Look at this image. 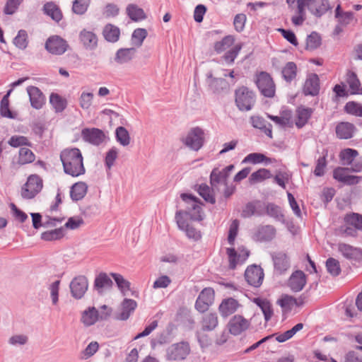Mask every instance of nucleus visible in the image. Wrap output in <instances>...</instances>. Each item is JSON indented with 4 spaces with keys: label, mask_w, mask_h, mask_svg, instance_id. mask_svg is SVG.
Instances as JSON below:
<instances>
[{
    "label": "nucleus",
    "mask_w": 362,
    "mask_h": 362,
    "mask_svg": "<svg viewBox=\"0 0 362 362\" xmlns=\"http://www.w3.org/2000/svg\"><path fill=\"white\" fill-rule=\"evenodd\" d=\"M180 197L185 204V209L176 211V223L178 228L184 231L188 238L197 241L202 238L201 232L189 223L187 217L189 216L192 221H202L204 218L202 209V203L197 197L190 194L182 193Z\"/></svg>",
    "instance_id": "nucleus-1"
},
{
    "label": "nucleus",
    "mask_w": 362,
    "mask_h": 362,
    "mask_svg": "<svg viewBox=\"0 0 362 362\" xmlns=\"http://www.w3.org/2000/svg\"><path fill=\"white\" fill-rule=\"evenodd\" d=\"M60 159L65 173L78 177L85 173L83 156L78 148H66L60 153Z\"/></svg>",
    "instance_id": "nucleus-2"
},
{
    "label": "nucleus",
    "mask_w": 362,
    "mask_h": 362,
    "mask_svg": "<svg viewBox=\"0 0 362 362\" xmlns=\"http://www.w3.org/2000/svg\"><path fill=\"white\" fill-rule=\"evenodd\" d=\"M235 104L240 111L250 110L256 101L255 93L245 86L238 88L235 92Z\"/></svg>",
    "instance_id": "nucleus-3"
},
{
    "label": "nucleus",
    "mask_w": 362,
    "mask_h": 362,
    "mask_svg": "<svg viewBox=\"0 0 362 362\" xmlns=\"http://www.w3.org/2000/svg\"><path fill=\"white\" fill-rule=\"evenodd\" d=\"M255 83L264 97L273 98L274 96L276 86L270 74L264 71L259 73L256 76Z\"/></svg>",
    "instance_id": "nucleus-4"
},
{
    "label": "nucleus",
    "mask_w": 362,
    "mask_h": 362,
    "mask_svg": "<svg viewBox=\"0 0 362 362\" xmlns=\"http://www.w3.org/2000/svg\"><path fill=\"white\" fill-rule=\"evenodd\" d=\"M183 144L193 151H199L204 143V132L199 127L192 129L182 139Z\"/></svg>",
    "instance_id": "nucleus-5"
},
{
    "label": "nucleus",
    "mask_w": 362,
    "mask_h": 362,
    "mask_svg": "<svg viewBox=\"0 0 362 362\" xmlns=\"http://www.w3.org/2000/svg\"><path fill=\"white\" fill-rule=\"evenodd\" d=\"M349 168L338 167L333 171V177L343 185H356L362 180V176L354 175Z\"/></svg>",
    "instance_id": "nucleus-6"
},
{
    "label": "nucleus",
    "mask_w": 362,
    "mask_h": 362,
    "mask_svg": "<svg viewBox=\"0 0 362 362\" xmlns=\"http://www.w3.org/2000/svg\"><path fill=\"white\" fill-rule=\"evenodd\" d=\"M233 169L234 165H229L221 170L218 168H214L211 171L210 175V184L213 190H218L219 185H227L228 178Z\"/></svg>",
    "instance_id": "nucleus-7"
},
{
    "label": "nucleus",
    "mask_w": 362,
    "mask_h": 362,
    "mask_svg": "<svg viewBox=\"0 0 362 362\" xmlns=\"http://www.w3.org/2000/svg\"><path fill=\"white\" fill-rule=\"evenodd\" d=\"M166 353L168 360L182 361L189 354L190 347L187 342L175 343L168 348Z\"/></svg>",
    "instance_id": "nucleus-8"
},
{
    "label": "nucleus",
    "mask_w": 362,
    "mask_h": 362,
    "mask_svg": "<svg viewBox=\"0 0 362 362\" xmlns=\"http://www.w3.org/2000/svg\"><path fill=\"white\" fill-rule=\"evenodd\" d=\"M42 180L37 175H30L24 184V198L35 197L42 188Z\"/></svg>",
    "instance_id": "nucleus-9"
},
{
    "label": "nucleus",
    "mask_w": 362,
    "mask_h": 362,
    "mask_svg": "<svg viewBox=\"0 0 362 362\" xmlns=\"http://www.w3.org/2000/svg\"><path fill=\"white\" fill-rule=\"evenodd\" d=\"M214 300V291L211 288H205L199 293L196 303L195 308L200 313H204L212 305Z\"/></svg>",
    "instance_id": "nucleus-10"
},
{
    "label": "nucleus",
    "mask_w": 362,
    "mask_h": 362,
    "mask_svg": "<svg viewBox=\"0 0 362 362\" xmlns=\"http://www.w3.org/2000/svg\"><path fill=\"white\" fill-rule=\"evenodd\" d=\"M250 327V320L245 318L241 315H235L230 318L228 323V327L230 333L235 336L242 334Z\"/></svg>",
    "instance_id": "nucleus-11"
},
{
    "label": "nucleus",
    "mask_w": 362,
    "mask_h": 362,
    "mask_svg": "<svg viewBox=\"0 0 362 362\" xmlns=\"http://www.w3.org/2000/svg\"><path fill=\"white\" fill-rule=\"evenodd\" d=\"M67 47V42L57 35L49 37L45 43L46 49L52 54H62L66 51Z\"/></svg>",
    "instance_id": "nucleus-12"
},
{
    "label": "nucleus",
    "mask_w": 362,
    "mask_h": 362,
    "mask_svg": "<svg viewBox=\"0 0 362 362\" xmlns=\"http://www.w3.org/2000/svg\"><path fill=\"white\" fill-rule=\"evenodd\" d=\"M83 139L89 144L98 146L105 139V133L98 128H85L81 131Z\"/></svg>",
    "instance_id": "nucleus-13"
},
{
    "label": "nucleus",
    "mask_w": 362,
    "mask_h": 362,
    "mask_svg": "<svg viewBox=\"0 0 362 362\" xmlns=\"http://www.w3.org/2000/svg\"><path fill=\"white\" fill-rule=\"evenodd\" d=\"M245 278L250 285L254 287H259L263 281V270L259 266L251 265L245 270Z\"/></svg>",
    "instance_id": "nucleus-14"
},
{
    "label": "nucleus",
    "mask_w": 362,
    "mask_h": 362,
    "mask_svg": "<svg viewBox=\"0 0 362 362\" xmlns=\"http://www.w3.org/2000/svg\"><path fill=\"white\" fill-rule=\"evenodd\" d=\"M78 39L83 48L86 50H95L98 45V37L97 35L89 30L83 29L78 34Z\"/></svg>",
    "instance_id": "nucleus-15"
},
{
    "label": "nucleus",
    "mask_w": 362,
    "mask_h": 362,
    "mask_svg": "<svg viewBox=\"0 0 362 362\" xmlns=\"http://www.w3.org/2000/svg\"><path fill=\"white\" fill-rule=\"evenodd\" d=\"M88 287V279L84 276H78L70 283L71 295L74 298L77 299H80L84 296Z\"/></svg>",
    "instance_id": "nucleus-16"
},
{
    "label": "nucleus",
    "mask_w": 362,
    "mask_h": 362,
    "mask_svg": "<svg viewBox=\"0 0 362 362\" xmlns=\"http://www.w3.org/2000/svg\"><path fill=\"white\" fill-rule=\"evenodd\" d=\"M276 233V228L273 226H259L255 230L252 238L257 242H269L275 238Z\"/></svg>",
    "instance_id": "nucleus-17"
},
{
    "label": "nucleus",
    "mask_w": 362,
    "mask_h": 362,
    "mask_svg": "<svg viewBox=\"0 0 362 362\" xmlns=\"http://www.w3.org/2000/svg\"><path fill=\"white\" fill-rule=\"evenodd\" d=\"M226 253L228 256L229 267L235 269L238 264H243L247 259L250 252L246 249L239 250L238 253L233 248H227Z\"/></svg>",
    "instance_id": "nucleus-18"
},
{
    "label": "nucleus",
    "mask_w": 362,
    "mask_h": 362,
    "mask_svg": "<svg viewBox=\"0 0 362 362\" xmlns=\"http://www.w3.org/2000/svg\"><path fill=\"white\" fill-rule=\"evenodd\" d=\"M320 91V79L316 74L308 75L305 81L303 92L305 95H317Z\"/></svg>",
    "instance_id": "nucleus-19"
},
{
    "label": "nucleus",
    "mask_w": 362,
    "mask_h": 362,
    "mask_svg": "<svg viewBox=\"0 0 362 362\" xmlns=\"http://www.w3.org/2000/svg\"><path fill=\"white\" fill-rule=\"evenodd\" d=\"M306 284V276L300 270L294 272L288 281V286L293 292L300 291Z\"/></svg>",
    "instance_id": "nucleus-20"
},
{
    "label": "nucleus",
    "mask_w": 362,
    "mask_h": 362,
    "mask_svg": "<svg viewBox=\"0 0 362 362\" xmlns=\"http://www.w3.org/2000/svg\"><path fill=\"white\" fill-rule=\"evenodd\" d=\"M137 307V303L132 299L124 298L120 305V311L115 315L117 320H127Z\"/></svg>",
    "instance_id": "nucleus-21"
},
{
    "label": "nucleus",
    "mask_w": 362,
    "mask_h": 362,
    "mask_svg": "<svg viewBox=\"0 0 362 362\" xmlns=\"http://www.w3.org/2000/svg\"><path fill=\"white\" fill-rule=\"evenodd\" d=\"M240 306L237 300L228 298L222 300L218 306V311L222 317H226L235 313Z\"/></svg>",
    "instance_id": "nucleus-22"
},
{
    "label": "nucleus",
    "mask_w": 362,
    "mask_h": 362,
    "mask_svg": "<svg viewBox=\"0 0 362 362\" xmlns=\"http://www.w3.org/2000/svg\"><path fill=\"white\" fill-rule=\"evenodd\" d=\"M27 92L30 98L31 106L35 109H40L45 104V96L41 90L35 86L27 88Z\"/></svg>",
    "instance_id": "nucleus-23"
},
{
    "label": "nucleus",
    "mask_w": 362,
    "mask_h": 362,
    "mask_svg": "<svg viewBox=\"0 0 362 362\" xmlns=\"http://www.w3.org/2000/svg\"><path fill=\"white\" fill-rule=\"evenodd\" d=\"M136 47L120 48L115 56L114 60L117 64H124L131 62L136 55Z\"/></svg>",
    "instance_id": "nucleus-24"
},
{
    "label": "nucleus",
    "mask_w": 362,
    "mask_h": 362,
    "mask_svg": "<svg viewBox=\"0 0 362 362\" xmlns=\"http://www.w3.org/2000/svg\"><path fill=\"white\" fill-rule=\"evenodd\" d=\"M354 131V125L349 122H340L336 127V134L340 139H348L351 138Z\"/></svg>",
    "instance_id": "nucleus-25"
},
{
    "label": "nucleus",
    "mask_w": 362,
    "mask_h": 362,
    "mask_svg": "<svg viewBox=\"0 0 362 362\" xmlns=\"http://www.w3.org/2000/svg\"><path fill=\"white\" fill-rule=\"evenodd\" d=\"M274 267L280 273L286 271L290 267L288 255L284 252H278L272 257Z\"/></svg>",
    "instance_id": "nucleus-26"
},
{
    "label": "nucleus",
    "mask_w": 362,
    "mask_h": 362,
    "mask_svg": "<svg viewBox=\"0 0 362 362\" xmlns=\"http://www.w3.org/2000/svg\"><path fill=\"white\" fill-rule=\"evenodd\" d=\"M339 250L347 259H359L362 257L361 250L349 245L339 244Z\"/></svg>",
    "instance_id": "nucleus-27"
},
{
    "label": "nucleus",
    "mask_w": 362,
    "mask_h": 362,
    "mask_svg": "<svg viewBox=\"0 0 362 362\" xmlns=\"http://www.w3.org/2000/svg\"><path fill=\"white\" fill-rule=\"evenodd\" d=\"M88 185L83 182H78L74 184L70 190V197L73 201L82 199L87 193Z\"/></svg>",
    "instance_id": "nucleus-28"
},
{
    "label": "nucleus",
    "mask_w": 362,
    "mask_h": 362,
    "mask_svg": "<svg viewBox=\"0 0 362 362\" xmlns=\"http://www.w3.org/2000/svg\"><path fill=\"white\" fill-rule=\"evenodd\" d=\"M335 18L340 25L347 26L354 21H356L354 18V13L351 11H342L340 5H338L335 9Z\"/></svg>",
    "instance_id": "nucleus-29"
},
{
    "label": "nucleus",
    "mask_w": 362,
    "mask_h": 362,
    "mask_svg": "<svg viewBox=\"0 0 362 362\" xmlns=\"http://www.w3.org/2000/svg\"><path fill=\"white\" fill-rule=\"evenodd\" d=\"M103 35L107 42H116L119 39L120 30L115 25L107 24L103 28Z\"/></svg>",
    "instance_id": "nucleus-30"
},
{
    "label": "nucleus",
    "mask_w": 362,
    "mask_h": 362,
    "mask_svg": "<svg viewBox=\"0 0 362 362\" xmlns=\"http://www.w3.org/2000/svg\"><path fill=\"white\" fill-rule=\"evenodd\" d=\"M110 275L114 279L121 293L123 296H127L128 293L131 291L130 282L120 274L110 273Z\"/></svg>",
    "instance_id": "nucleus-31"
},
{
    "label": "nucleus",
    "mask_w": 362,
    "mask_h": 362,
    "mask_svg": "<svg viewBox=\"0 0 362 362\" xmlns=\"http://www.w3.org/2000/svg\"><path fill=\"white\" fill-rule=\"evenodd\" d=\"M276 303L282 308L284 313L290 312L294 305H298L297 300L288 294L281 295Z\"/></svg>",
    "instance_id": "nucleus-32"
},
{
    "label": "nucleus",
    "mask_w": 362,
    "mask_h": 362,
    "mask_svg": "<svg viewBox=\"0 0 362 362\" xmlns=\"http://www.w3.org/2000/svg\"><path fill=\"white\" fill-rule=\"evenodd\" d=\"M297 65L293 62H287L281 69V75L283 78L288 83L294 80L297 76Z\"/></svg>",
    "instance_id": "nucleus-33"
},
{
    "label": "nucleus",
    "mask_w": 362,
    "mask_h": 362,
    "mask_svg": "<svg viewBox=\"0 0 362 362\" xmlns=\"http://www.w3.org/2000/svg\"><path fill=\"white\" fill-rule=\"evenodd\" d=\"M100 319L98 310L94 308H89L85 310L81 317V322L86 327L94 325Z\"/></svg>",
    "instance_id": "nucleus-34"
},
{
    "label": "nucleus",
    "mask_w": 362,
    "mask_h": 362,
    "mask_svg": "<svg viewBox=\"0 0 362 362\" xmlns=\"http://www.w3.org/2000/svg\"><path fill=\"white\" fill-rule=\"evenodd\" d=\"M313 113L311 108L298 107L296 110V125L298 128H302L308 122Z\"/></svg>",
    "instance_id": "nucleus-35"
},
{
    "label": "nucleus",
    "mask_w": 362,
    "mask_h": 362,
    "mask_svg": "<svg viewBox=\"0 0 362 362\" xmlns=\"http://www.w3.org/2000/svg\"><path fill=\"white\" fill-rule=\"evenodd\" d=\"M112 286L111 279L105 273H100L95 279L94 286L99 293L105 288H110Z\"/></svg>",
    "instance_id": "nucleus-36"
},
{
    "label": "nucleus",
    "mask_w": 362,
    "mask_h": 362,
    "mask_svg": "<svg viewBox=\"0 0 362 362\" xmlns=\"http://www.w3.org/2000/svg\"><path fill=\"white\" fill-rule=\"evenodd\" d=\"M218 323L216 313H207L202 318V327L204 331H212L217 327Z\"/></svg>",
    "instance_id": "nucleus-37"
},
{
    "label": "nucleus",
    "mask_w": 362,
    "mask_h": 362,
    "mask_svg": "<svg viewBox=\"0 0 362 362\" xmlns=\"http://www.w3.org/2000/svg\"><path fill=\"white\" fill-rule=\"evenodd\" d=\"M45 13L56 22L62 18V13L59 6L53 2H48L44 5Z\"/></svg>",
    "instance_id": "nucleus-38"
},
{
    "label": "nucleus",
    "mask_w": 362,
    "mask_h": 362,
    "mask_svg": "<svg viewBox=\"0 0 362 362\" xmlns=\"http://www.w3.org/2000/svg\"><path fill=\"white\" fill-rule=\"evenodd\" d=\"M49 102L57 112H63L67 106L66 99L54 93H51Z\"/></svg>",
    "instance_id": "nucleus-39"
},
{
    "label": "nucleus",
    "mask_w": 362,
    "mask_h": 362,
    "mask_svg": "<svg viewBox=\"0 0 362 362\" xmlns=\"http://www.w3.org/2000/svg\"><path fill=\"white\" fill-rule=\"evenodd\" d=\"M346 82L349 86L351 93L353 94H361L362 88L361 87V83L358 78L356 74L352 71H349L346 74Z\"/></svg>",
    "instance_id": "nucleus-40"
},
{
    "label": "nucleus",
    "mask_w": 362,
    "mask_h": 362,
    "mask_svg": "<svg viewBox=\"0 0 362 362\" xmlns=\"http://www.w3.org/2000/svg\"><path fill=\"white\" fill-rule=\"evenodd\" d=\"M358 153L352 148H345L340 152L339 158L343 165H350L358 156Z\"/></svg>",
    "instance_id": "nucleus-41"
},
{
    "label": "nucleus",
    "mask_w": 362,
    "mask_h": 362,
    "mask_svg": "<svg viewBox=\"0 0 362 362\" xmlns=\"http://www.w3.org/2000/svg\"><path fill=\"white\" fill-rule=\"evenodd\" d=\"M127 13L129 17L134 21H141L146 18L144 10L135 4H130L127 8Z\"/></svg>",
    "instance_id": "nucleus-42"
},
{
    "label": "nucleus",
    "mask_w": 362,
    "mask_h": 362,
    "mask_svg": "<svg viewBox=\"0 0 362 362\" xmlns=\"http://www.w3.org/2000/svg\"><path fill=\"white\" fill-rule=\"evenodd\" d=\"M65 235L64 228L61 227L54 230L44 232L41 234V238L46 241L59 240Z\"/></svg>",
    "instance_id": "nucleus-43"
},
{
    "label": "nucleus",
    "mask_w": 362,
    "mask_h": 362,
    "mask_svg": "<svg viewBox=\"0 0 362 362\" xmlns=\"http://www.w3.org/2000/svg\"><path fill=\"white\" fill-rule=\"evenodd\" d=\"M234 42L235 39L232 35H227L214 44V49L217 53H221L230 48L234 44Z\"/></svg>",
    "instance_id": "nucleus-44"
},
{
    "label": "nucleus",
    "mask_w": 362,
    "mask_h": 362,
    "mask_svg": "<svg viewBox=\"0 0 362 362\" xmlns=\"http://www.w3.org/2000/svg\"><path fill=\"white\" fill-rule=\"evenodd\" d=\"M266 213L268 216L278 221H284V216L281 211V208L274 204L269 203L267 205Z\"/></svg>",
    "instance_id": "nucleus-45"
},
{
    "label": "nucleus",
    "mask_w": 362,
    "mask_h": 362,
    "mask_svg": "<svg viewBox=\"0 0 362 362\" xmlns=\"http://www.w3.org/2000/svg\"><path fill=\"white\" fill-rule=\"evenodd\" d=\"M147 35V30L144 28H137L134 30L132 35V45L136 47H140Z\"/></svg>",
    "instance_id": "nucleus-46"
},
{
    "label": "nucleus",
    "mask_w": 362,
    "mask_h": 362,
    "mask_svg": "<svg viewBox=\"0 0 362 362\" xmlns=\"http://www.w3.org/2000/svg\"><path fill=\"white\" fill-rule=\"evenodd\" d=\"M213 189H211L207 185L202 184L199 186L198 193L203 199L211 204L216 202L215 197L212 194Z\"/></svg>",
    "instance_id": "nucleus-47"
},
{
    "label": "nucleus",
    "mask_w": 362,
    "mask_h": 362,
    "mask_svg": "<svg viewBox=\"0 0 362 362\" xmlns=\"http://www.w3.org/2000/svg\"><path fill=\"white\" fill-rule=\"evenodd\" d=\"M12 91V89L9 90L7 93L4 96L0 104V112L3 117L13 118V113L9 110V100L8 97Z\"/></svg>",
    "instance_id": "nucleus-48"
},
{
    "label": "nucleus",
    "mask_w": 362,
    "mask_h": 362,
    "mask_svg": "<svg viewBox=\"0 0 362 362\" xmlns=\"http://www.w3.org/2000/svg\"><path fill=\"white\" fill-rule=\"evenodd\" d=\"M117 141L123 146H127L130 143V136L128 131L123 127L116 129Z\"/></svg>",
    "instance_id": "nucleus-49"
},
{
    "label": "nucleus",
    "mask_w": 362,
    "mask_h": 362,
    "mask_svg": "<svg viewBox=\"0 0 362 362\" xmlns=\"http://www.w3.org/2000/svg\"><path fill=\"white\" fill-rule=\"evenodd\" d=\"M241 49L242 45L240 43L236 44L230 49L225 53V54L223 56V59L227 64H233Z\"/></svg>",
    "instance_id": "nucleus-50"
},
{
    "label": "nucleus",
    "mask_w": 362,
    "mask_h": 362,
    "mask_svg": "<svg viewBox=\"0 0 362 362\" xmlns=\"http://www.w3.org/2000/svg\"><path fill=\"white\" fill-rule=\"evenodd\" d=\"M271 177L272 174L269 170L261 168L252 173L250 180L251 182H259Z\"/></svg>",
    "instance_id": "nucleus-51"
},
{
    "label": "nucleus",
    "mask_w": 362,
    "mask_h": 362,
    "mask_svg": "<svg viewBox=\"0 0 362 362\" xmlns=\"http://www.w3.org/2000/svg\"><path fill=\"white\" fill-rule=\"evenodd\" d=\"M119 154V150L116 147L111 148L105 157V164L107 169L110 170L114 165Z\"/></svg>",
    "instance_id": "nucleus-52"
},
{
    "label": "nucleus",
    "mask_w": 362,
    "mask_h": 362,
    "mask_svg": "<svg viewBox=\"0 0 362 362\" xmlns=\"http://www.w3.org/2000/svg\"><path fill=\"white\" fill-rule=\"evenodd\" d=\"M270 158L266 157L264 154L259 153H252L248 154L243 160V163H251L253 164L262 162H270Z\"/></svg>",
    "instance_id": "nucleus-53"
},
{
    "label": "nucleus",
    "mask_w": 362,
    "mask_h": 362,
    "mask_svg": "<svg viewBox=\"0 0 362 362\" xmlns=\"http://www.w3.org/2000/svg\"><path fill=\"white\" fill-rule=\"evenodd\" d=\"M60 281L57 280L51 283L48 286V290L50 293L52 305H57L59 302V292Z\"/></svg>",
    "instance_id": "nucleus-54"
},
{
    "label": "nucleus",
    "mask_w": 362,
    "mask_h": 362,
    "mask_svg": "<svg viewBox=\"0 0 362 362\" xmlns=\"http://www.w3.org/2000/svg\"><path fill=\"white\" fill-rule=\"evenodd\" d=\"M90 0H74L72 10L74 13L78 15L83 14L88 9Z\"/></svg>",
    "instance_id": "nucleus-55"
},
{
    "label": "nucleus",
    "mask_w": 362,
    "mask_h": 362,
    "mask_svg": "<svg viewBox=\"0 0 362 362\" xmlns=\"http://www.w3.org/2000/svg\"><path fill=\"white\" fill-rule=\"evenodd\" d=\"M93 99V94L92 93L83 92L79 98V105L83 110H88L90 107Z\"/></svg>",
    "instance_id": "nucleus-56"
},
{
    "label": "nucleus",
    "mask_w": 362,
    "mask_h": 362,
    "mask_svg": "<svg viewBox=\"0 0 362 362\" xmlns=\"http://www.w3.org/2000/svg\"><path fill=\"white\" fill-rule=\"evenodd\" d=\"M321 44V38L317 33H312L308 35L306 40V48L313 50L317 48Z\"/></svg>",
    "instance_id": "nucleus-57"
},
{
    "label": "nucleus",
    "mask_w": 362,
    "mask_h": 362,
    "mask_svg": "<svg viewBox=\"0 0 362 362\" xmlns=\"http://www.w3.org/2000/svg\"><path fill=\"white\" fill-rule=\"evenodd\" d=\"M326 267L328 272L332 276H337L341 272L339 261L334 258H329L326 262Z\"/></svg>",
    "instance_id": "nucleus-58"
},
{
    "label": "nucleus",
    "mask_w": 362,
    "mask_h": 362,
    "mask_svg": "<svg viewBox=\"0 0 362 362\" xmlns=\"http://www.w3.org/2000/svg\"><path fill=\"white\" fill-rule=\"evenodd\" d=\"M344 109L349 114L362 117V105L355 103L349 102L346 104Z\"/></svg>",
    "instance_id": "nucleus-59"
},
{
    "label": "nucleus",
    "mask_w": 362,
    "mask_h": 362,
    "mask_svg": "<svg viewBox=\"0 0 362 362\" xmlns=\"http://www.w3.org/2000/svg\"><path fill=\"white\" fill-rule=\"evenodd\" d=\"M362 346H356L355 350L348 352L346 356V362H361Z\"/></svg>",
    "instance_id": "nucleus-60"
},
{
    "label": "nucleus",
    "mask_w": 362,
    "mask_h": 362,
    "mask_svg": "<svg viewBox=\"0 0 362 362\" xmlns=\"http://www.w3.org/2000/svg\"><path fill=\"white\" fill-rule=\"evenodd\" d=\"M238 227H239V221L236 219L233 220L230 226L229 231H228V243L231 245H234L235 238L238 235Z\"/></svg>",
    "instance_id": "nucleus-61"
},
{
    "label": "nucleus",
    "mask_w": 362,
    "mask_h": 362,
    "mask_svg": "<svg viewBox=\"0 0 362 362\" xmlns=\"http://www.w3.org/2000/svg\"><path fill=\"white\" fill-rule=\"evenodd\" d=\"M347 223L354 226V228L362 230V216L358 214L348 215L345 218Z\"/></svg>",
    "instance_id": "nucleus-62"
},
{
    "label": "nucleus",
    "mask_w": 362,
    "mask_h": 362,
    "mask_svg": "<svg viewBox=\"0 0 362 362\" xmlns=\"http://www.w3.org/2000/svg\"><path fill=\"white\" fill-rule=\"evenodd\" d=\"M84 223V221L82 218L79 216L71 217L68 219L67 222L65 223V228L70 230H75L78 228Z\"/></svg>",
    "instance_id": "nucleus-63"
},
{
    "label": "nucleus",
    "mask_w": 362,
    "mask_h": 362,
    "mask_svg": "<svg viewBox=\"0 0 362 362\" xmlns=\"http://www.w3.org/2000/svg\"><path fill=\"white\" fill-rule=\"evenodd\" d=\"M21 2L22 0H7L4 10V13L8 15L13 14Z\"/></svg>",
    "instance_id": "nucleus-64"
}]
</instances>
